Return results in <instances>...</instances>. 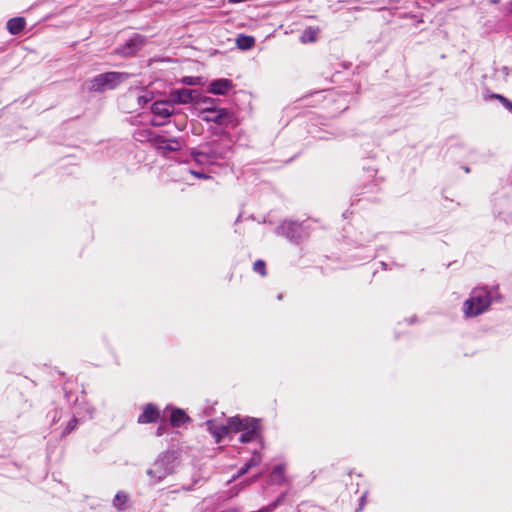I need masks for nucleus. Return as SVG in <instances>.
Segmentation results:
<instances>
[{
    "mask_svg": "<svg viewBox=\"0 0 512 512\" xmlns=\"http://www.w3.org/2000/svg\"><path fill=\"white\" fill-rule=\"evenodd\" d=\"M229 427L234 432H244L248 431L249 428H255L259 426V420L256 418H250V417H240V416H234L230 417L228 419Z\"/></svg>",
    "mask_w": 512,
    "mask_h": 512,
    "instance_id": "11",
    "label": "nucleus"
},
{
    "mask_svg": "<svg viewBox=\"0 0 512 512\" xmlns=\"http://www.w3.org/2000/svg\"><path fill=\"white\" fill-rule=\"evenodd\" d=\"M318 32H319L318 28H313V27L306 28L301 36V41L303 43L316 41Z\"/></svg>",
    "mask_w": 512,
    "mask_h": 512,
    "instance_id": "22",
    "label": "nucleus"
},
{
    "mask_svg": "<svg viewBox=\"0 0 512 512\" xmlns=\"http://www.w3.org/2000/svg\"><path fill=\"white\" fill-rule=\"evenodd\" d=\"M510 4H511V12H512V0H511V3H510Z\"/></svg>",
    "mask_w": 512,
    "mask_h": 512,
    "instance_id": "35",
    "label": "nucleus"
},
{
    "mask_svg": "<svg viewBox=\"0 0 512 512\" xmlns=\"http://www.w3.org/2000/svg\"><path fill=\"white\" fill-rule=\"evenodd\" d=\"M160 416L157 407L151 403L145 405L143 412L138 417V423L147 424L156 422Z\"/></svg>",
    "mask_w": 512,
    "mask_h": 512,
    "instance_id": "15",
    "label": "nucleus"
},
{
    "mask_svg": "<svg viewBox=\"0 0 512 512\" xmlns=\"http://www.w3.org/2000/svg\"><path fill=\"white\" fill-rule=\"evenodd\" d=\"M77 424H78V419H77L76 417L72 418V419L68 422V424H67V426H66V428L64 429V431H63V433H62V434H63V435H67V434L71 433V432L76 428Z\"/></svg>",
    "mask_w": 512,
    "mask_h": 512,
    "instance_id": "27",
    "label": "nucleus"
},
{
    "mask_svg": "<svg viewBox=\"0 0 512 512\" xmlns=\"http://www.w3.org/2000/svg\"><path fill=\"white\" fill-rule=\"evenodd\" d=\"M491 98L497 99L500 101V103L509 111L512 113V101H510L508 98L501 94H492Z\"/></svg>",
    "mask_w": 512,
    "mask_h": 512,
    "instance_id": "24",
    "label": "nucleus"
},
{
    "mask_svg": "<svg viewBox=\"0 0 512 512\" xmlns=\"http://www.w3.org/2000/svg\"><path fill=\"white\" fill-rule=\"evenodd\" d=\"M127 499H128V496L126 493L122 492V491H119L114 499H113V505L119 509V510H123L124 508V505L125 503L127 502Z\"/></svg>",
    "mask_w": 512,
    "mask_h": 512,
    "instance_id": "23",
    "label": "nucleus"
},
{
    "mask_svg": "<svg viewBox=\"0 0 512 512\" xmlns=\"http://www.w3.org/2000/svg\"><path fill=\"white\" fill-rule=\"evenodd\" d=\"M250 466L245 463L244 466L239 470L238 472V476H241V475H244L245 473H247L249 470H250Z\"/></svg>",
    "mask_w": 512,
    "mask_h": 512,
    "instance_id": "31",
    "label": "nucleus"
},
{
    "mask_svg": "<svg viewBox=\"0 0 512 512\" xmlns=\"http://www.w3.org/2000/svg\"><path fill=\"white\" fill-rule=\"evenodd\" d=\"M381 265H382L384 268L386 267L385 262H381Z\"/></svg>",
    "mask_w": 512,
    "mask_h": 512,
    "instance_id": "34",
    "label": "nucleus"
},
{
    "mask_svg": "<svg viewBox=\"0 0 512 512\" xmlns=\"http://www.w3.org/2000/svg\"><path fill=\"white\" fill-rule=\"evenodd\" d=\"M233 87V83L229 79L221 78L214 80L209 85L208 91L215 95H226Z\"/></svg>",
    "mask_w": 512,
    "mask_h": 512,
    "instance_id": "14",
    "label": "nucleus"
},
{
    "mask_svg": "<svg viewBox=\"0 0 512 512\" xmlns=\"http://www.w3.org/2000/svg\"><path fill=\"white\" fill-rule=\"evenodd\" d=\"M146 38L140 34H134L124 44L115 49V54L123 57H132L145 45Z\"/></svg>",
    "mask_w": 512,
    "mask_h": 512,
    "instance_id": "6",
    "label": "nucleus"
},
{
    "mask_svg": "<svg viewBox=\"0 0 512 512\" xmlns=\"http://www.w3.org/2000/svg\"><path fill=\"white\" fill-rule=\"evenodd\" d=\"M154 146L163 155L169 152H175L181 149V142L178 138H165L157 135L154 137Z\"/></svg>",
    "mask_w": 512,
    "mask_h": 512,
    "instance_id": "10",
    "label": "nucleus"
},
{
    "mask_svg": "<svg viewBox=\"0 0 512 512\" xmlns=\"http://www.w3.org/2000/svg\"><path fill=\"white\" fill-rule=\"evenodd\" d=\"M253 270L256 273L261 274L264 276L266 274V264L263 260H257L253 265Z\"/></svg>",
    "mask_w": 512,
    "mask_h": 512,
    "instance_id": "25",
    "label": "nucleus"
},
{
    "mask_svg": "<svg viewBox=\"0 0 512 512\" xmlns=\"http://www.w3.org/2000/svg\"><path fill=\"white\" fill-rule=\"evenodd\" d=\"M157 135L154 134V132L151 129L143 128V129H137L133 133V138L138 142H152L154 144V137Z\"/></svg>",
    "mask_w": 512,
    "mask_h": 512,
    "instance_id": "17",
    "label": "nucleus"
},
{
    "mask_svg": "<svg viewBox=\"0 0 512 512\" xmlns=\"http://www.w3.org/2000/svg\"><path fill=\"white\" fill-rule=\"evenodd\" d=\"M207 116L204 118L208 122H214L219 125H228L232 122V114L227 109L215 110L210 107H206Z\"/></svg>",
    "mask_w": 512,
    "mask_h": 512,
    "instance_id": "12",
    "label": "nucleus"
},
{
    "mask_svg": "<svg viewBox=\"0 0 512 512\" xmlns=\"http://www.w3.org/2000/svg\"><path fill=\"white\" fill-rule=\"evenodd\" d=\"M190 173L199 179H208L209 175L201 171L190 170Z\"/></svg>",
    "mask_w": 512,
    "mask_h": 512,
    "instance_id": "30",
    "label": "nucleus"
},
{
    "mask_svg": "<svg viewBox=\"0 0 512 512\" xmlns=\"http://www.w3.org/2000/svg\"><path fill=\"white\" fill-rule=\"evenodd\" d=\"M199 103H202V104L206 105L207 107H209L208 105H211L214 103V99L207 97V96H202L200 94V101L197 104H199Z\"/></svg>",
    "mask_w": 512,
    "mask_h": 512,
    "instance_id": "29",
    "label": "nucleus"
},
{
    "mask_svg": "<svg viewBox=\"0 0 512 512\" xmlns=\"http://www.w3.org/2000/svg\"><path fill=\"white\" fill-rule=\"evenodd\" d=\"M171 101L169 100H160L156 101L151 106V112L154 114V119H152L151 124L153 126H162L165 124L164 121H158L157 118L160 117L162 119H167L173 114V106L171 105Z\"/></svg>",
    "mask_w": 512,
    "mask_h": 512,
    "instance_id": "7",
    "label": "nucleus"
},
{
    "mask_svg": "<svg viewBox=\"0 0 512 512\" xmlns=\"http://www.w3.org/2000/svg\"><path fill=\"white\" fill-rule=\"evenodd\" d=\"M130 74L127 72L110 71L98 74L86 82L89 92L102 93L106 90H114L124 83Z\"/></svg>",
    "mask_w": 512,
    "mask_h": 512,
    "instance_id": "2",
    "label": "nucleus"
},
{
    "mask_svg": "<svg viewBox=\"0 0 512 512\" xmlns=\"http://www.w3.org/2000/svg\"><path fill=\"white\" fill-rule=\"evenodd\" d=\"M365 500H366V494H363L360 498V505H359V509L358 510H362L363 509V506L365 504Z\"/></svg>",
    "mask_w": 512,
    "mask_h": 512,
    "instance_id": "33",
    "label": "nucleus"
},
{
    "mask_svg": "<svg viewBox=\"0 0 512 512\" xmlns=\"http://www.w3.org/2000/svg\"><path fill=\"white\" fill-rule=\"evenodd\" d=\"M271 479L274 483H282L285 480V466L282 464L276 465L271 473Z\"/></svg>",
    "mask_w": 512,
    "mask_h": 512,
    "instance_id": "21",
    "label": "nucleus"
},
{
    "mask_svg": "<svg viewBox=\"0 0 512 512\" xmlns=\"http://www.w3.org/2000/svg\"><path fill=\"white\" fill-rule=\"evenodd\" d=\"M26 26V20L23 17L11 18L7 22V29L10 34L17 35L21 33Z\"/></svg>",
    "mask_w": 512,
    "mask_h": 512,
    "instance_id": "16",
    "label": "nucleus"
},
{
    "mask_svg": "<svg viewBox=\"0 0 512 512\" xmlns=\"http://www.w3.org/2000/svg\"><path fill=\"white\" fill-rule=\"evenodd\" d=\"M491 294L486 288H476L463 304L465 316L474 317L485 312L491 305Z\"/></svg>",
    "mask_w": 512,
    "mask_h": 512,
    "instance_id": "3",
    "label": "nucleus"
},
{
    "mask_svg": "<svg viewBox=\"0 0 512 512\" xmlns=\"http://www.w3.org/2000/svg\"><path fill=\"white\" fill-rule=\"evenodd\" d=\"M260 436V425L255 428H249L248 431L241 433L239 441L241 443H249L256 440Z\"/></svg>",
    "mask_w": 512,
    "mask_h": 512,
    "instance_id": "19",
    "label": "nucleus"
},
{
    "mask_svg": "<svg viewBox=\"0 0 512 512\" xmlns=\"http://www.w3.org/2000/svg\"><path fill=\"white\" fill-rule=\"evenodd\" d=\"M182 83L186 85H196L198 84V78L186 76L182 79Z\"/></svg>",
    "mask_w": 512,
    "mask_h": 512,
    "instance_id": "28",
    "label": "nucleus"
},
{
    "mask_svg": "<svg viewBox=\"0 0 512 512\" xmlns=\"http://www.w3.org/2000/svg\"><path fill=\"white\" fill-rule=\"evenodd\" d=\"M236 44L239 49L248 50L255 45V39L252 36L239 35L236 39Z\"/></svg>",
    "mask_w": 512,
    "mask_h": 512,
    "instance_id": "20",
    "label": "nucleus"
},
{
    "mask_svg": "<svg viewBox=\"0 0 512 512\" xmlns=\"http://www.w3.org/2000/svg\"><path fill=\"white\" fill-rule=\"evenodd\" d=\"M278 232L292 242H299L304 236V229L301 223L296 221H284Z\"/></svg>",
    "mask_w": 512,
    "mask_h": 512,
    "instance_id": "8",
    "label": "nucleus"
},
{
    "mask_svg": "<svg viewBox=\"0 0 512 512\" xmlns=\"http://www.w3.org/2000/svg\"><path fill=\"white\" fill-rule=\"evenodd\" d=\"M169 99L175 104H197L200 101V91L197 89H172Z\"/></svg>",
    "mask_w": 512,
    "mask_h": 512,
    "instance_id": "5",
    "label": "nucleus"
},
{
    "mask_svg": "<svg viewBox=\"0 0 512 512\" xmlns=\"http://www.w3.org/2000/svg\"><path fill=\"white\" fill-rule=\"evenodd\" d=\"M262 457L261 454L257 451H254L252 457L246 463L250 466V468L257 466L261 463Z\"/></svg>",
    "mask_w": 512,
    "mask_h": 512,
    "instance_id": "26",
    "label": "nucleus"
},
{
    "mask_svg": "<svg viewBox=\"0 0 512 512\" xmlns=\"http://www.w3.org/2000/svg\"><path fill=\"white\" fill-rule=\"evenodd\" d=\"M165 432V425H160L158 428H157V431H156V435L157 436H162Z\"/></svg>",
    "mask_w": 512,
    "mask_h": 512,
    "instance_id": "32",
    "label": "nucleus"
},
{
    "mask_svg": "<svg viewBox=\"0 0 512 512\" xmlns=\"http://www.w3.org/2000/svg\"><path fill=\"white\" fill-rule=\"evenodd\" d=\"M176 468V456L174 452H164L154 462L152 468L147 470V475L151 477V482L157 484L168 475L172 474Z\"/></svg>",
    "mask_w": 512,
    "mask_h": 512,
    "instance_id": "4",
    "label": "nucleus"
},
{
    "mask_svg": "<svg viewBox=\"0 0 512 512\" xmlns=\"http://www.w3.org/2000/svg\"><path fill=\"white\" fill-rule=\"evenodd\" d=\"M205 426L209 433L214 437L216 443H220L222 439L228 435L229 430H231L229 424H218L214 419L207 420L205 422Z\"/></svg>",
    "mask_w": 512,
    "mask_h": 512,
    "instance_id": "13",
    "label": "nucleus"
},
{
    "mask_svg": "<svg viewBox=\"0 0 512 512\" xmlns=\"http://www.w3.org/2000/svg\"><path fill=\"white\" fill-rule=\"evenodd\" d=\"M188 420H189V417L181 409H174L171 413L170 421H171V425L174 427H180L182 424H184Z\"/></svg>",
    "mask_w": 512,
    "mask_h": 512,
    "instance_id": "18",
    "label": "nucleus"
},
{
    "mask_svg": "<svg viewBox=\"0 0 512 512\" xmlns=\"http://www.w3.org/2000/svg\"><path fill=\"white\" fill-rule=\"evenodd\" d=\"M230 151V146L220 142H212L193 148L190 155L196 164L207 166L216 164L218 160L226 159Z\"/></svg>",
    "mask_w": 512,
    "mask_h": 512,
    "instance_id": "1",
    "label": "nucleus"
},
{
    "mask_svg": "<svg viewBox=\"0 0 512 512\" xmlns=\"http://www.w3.org/2000/svg\"><path fill=\"white\" fill-rule=\"evenodd\" d=\"M124 98H135L137 106L133 110L142 109L153 99V93L143 87H130L125 93Z\"/></svg>",
    "mask_w": 512,
    "mask_h": 512,
    "instance_id": "9",
    "label": "nucleus"
}]
</instances>
